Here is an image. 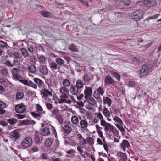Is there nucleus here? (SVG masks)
Returning a JSON list of instances; mask_svg holds the SVG:
<instances>
[{"label": "nucleus", "mask_w": 161, "mask_h": 161, "mask_svg": "<svg viewBox=\"0 0 161 161\" xmlns=\"http://www.w3.org/2000/svg\"><path fill=\"white\" fill-rule=\"evenodd\" d=\"M149 71V69L147 65H142L138 72L140 78H142L147 75Z\"/></svg>", "instance_id": "nucleus-1"}, {"label": "nucleus", "mask_w": 161, "mask_h": 161, "mask_svg": "<svg viewBox=\"0 0 161 161\" xmlns=\"http://www.w3.org/2000/svg\"><path fill=\"white\" fill-rule=\"evenodd\" d=\"M32 142V139L28 136L22 140L21 145L23 149H25L31 146Z\"/></svg>", "instance_id": "nucleus-2"}, {"label": "nucleus", "mask_w": 161, "mask_h": 161, "mask_svg": "<svg viewBox=\"0 0 161 161\" xmlns=\"http://www.w3.org/2000/svg\"><path fill=\"white\" fill-rule=\"evenodd\" d=\"M143 13L141 10H138L133 12L131 15L132 19L136 21L140 20L143 17Z\"/></svg>", "instance_id": "nucleus-3"}, {"label": "nucleus", "mask_w": 161, "mask_h": 161, "mask_svg": "<svg viewBox=\"0 0 161 161\" xmlns=\"http://www.w3.org/2000/svg\"><path fill=\"white\" fill-rule=\"evenodd\" d=\"M11 73L13 79L16 80H19L21 79V76L19 74V70L17 68H13L11 70Z\"/></svg>", "instance_id": "nucleus-4"}, {"label": "nucleus", "mask_w": 161, "mask_h": 161, "mask_svg": "<svg viewBox=\"0 0 161 161\" xmlns=\"http://www.w3.org/2000/svg\"><path fill=\"white\" fill-rule=\"evenodd\" d=\"M14 108L16 112L19 113H22L26 110L25 106L21 104L16 105Z\"/></svg>", "instance_id": "nucleus-5"}, {"label": "nucleus", "mask_w": 161, "mask_h": 161, "mask_svg": "<svg viewBox=\"0 0 161 161\" xmlns=\"http://www.w3.org/2000/svg\"><path fill=\"white\" fill-rule=\"evenodd\" d=\"M60 92L61 94V95L60 96L61 98H68L69 91L67 88L64 87H62L60 89Z\"/></svg>", "instance_id": "nucleus-6"}, {"label": "nucleus", "mask_w": 161, "mask_h": 161, "mask_svg": "<svg viewBox=\"0 0 161 161\" xmlns=\"http://www.w3.org/2000/svg\"><path fill=\"white\" fill-rule=\"evenodd\" d=\"M20 135L17 130H15L11 133L10 138L13 141H16L19 138Z\"/></svg>", "instance_id": "nucleus-7"}, {"label": "nucleus", "mask_w": 161, "mask_h": 161, "mask_svg": "<svg viewBox=\"0 0 161 161\" xmlns=\"http://www.w3.org/2000/svg\"><path fill=\"white\" fill-rule=\"evenodd\" d=\"M41 94L42 95V97L46 99L49 96H52V93L46 88H44L42 90Z\"/></svg>", "instance_id": "nucleus-8"}, {"label": "nucleus", "mask_w": 161, "mask_h": 161, "mask_svg": "<svg viewBox=\"0 0 161 161\" xmlns=\"http://www.w3.org/2000/svg\"><path fill=\"white\" fill-rule=\"evenodd\" d=\"M93 75L90 73H86L85 74L83 79L84 82L89 83L91 80H93Z\"/></svg>", "instance_id": "nucleus-9"}, {"label": "nucleus", "mask_w": 161, "mask_h": 161, "mask_svg": "<svg viewBox=\"0 0 161 161\" xmlns=\"http://www.w3.org/2000/svg\"><path fill=\"white\" fill-rule=\"evenodd\" d=\"M40 72L44 75L48 73V69L46 66L41 65L38 68Z\"/></svg>", "instance_id": "nucleus-10"}, {"label": "nucleus", "mask_w": 161, "mask_h": 161, "mask_svg": "<svg viewBox=\"0 0 161 161\" xmlns=\"http://www.w3.org/2000/svg\"><path fill=\"white\" fill-rule=\"evenodd\" d=\"M105 85H109L113 84L114 82H116L109 75L106 76L104 80Z\"/></svg>", "instance_id": "nucleus-11"}, {"label": "nucleus", "mask_w": 161, "mask_h": 161, "mask_svg": "<svg viewBox=\"0 0 161 161\" xmlns=\"http://www.w3.org/2000/svg\"><path fill=\"white\" fill-rule=\"evenodd\" d=\"M121 147L123 149L124 151H125L126 147L128 148L130 147V144L128 141L126 140H124L120 144Z\"/></svg>", "instance_id": "nucleus-12"}, {"label": "nucleus", "mask_w": 161, "mask_h": 161, "mask_svg": "<svg viewBox=\"0 0 161 161\" xmlns=\"http://www.w3.org/2000/svg\"><path fill=\"white\" fill-rule=\"evenodd\" d=\"M69 91L73 95H76L79 92V89L75 85H72L70 87Z\"/></svg>", "instance_id": "nucleus-13"}, {"label": "nucleus", "mask_w": 161, "mask_h": 161, "mask_svg": "<svg viewBox=\"0 0 161 161\" xmlns=\"http://www.w3.org/2000/svg\"><path fill=\"white\" fill-rule=\"evenodd\" d=\"M92 92V89L90 87H87L85 90V98H86L87 97H90L91 95Z\"/></svg>", "instance_id": "nucleus-14"}, {"label": "nucleus", "mask_w": 161, "mask_h": 161, "mask_svg": "<svg viewBox=\"0 0 161 161\" xmlns=\"http://www.w3.org/2000/svg\"><path fill=\"white\" fill-rule=\"evenodd\" d=\"M22 55L24 58H27L30 57V58H31L32 56H30L27 50L25 48L21 49L20 50Z\"/></svg>", "instance_id": "nucleus-15"}, {"label": "nucleus", "mask_w": 161, "mask_h": 161, "mask_svg": "<svg viewBox=\"0 0 161 161\" xmlns=\"http://www.w3.org/2000/svg\"><path fill=\"white\" fill-rule=\"evenodd\" d=\"M0 47L2 49H9L10 48V47L4 41H0Z\"/></svg>", "instance_id": "nucleus-16"}, {"label": "nucleus", "mask_w": 161, "mask_h": 161, "mask_svg": "<svg viewBox=\"0 0 161 161\" xmlns=\"http://www.w3.org/2000/svg\"><path fill=\"white\" fill-rule=\"evenodd\" d=\"M50 134V131L49 128L46 127L43 128L41 131V134L43 136L48 135Z\"/></svg>", "instance_id": "nucleus-17"}, {"label": "nucleus", "mask_w": 161, "mask_h": 161, "mask_svg": "<svg viewBox=\"0 0 161 161\" xmlns=\"http://www.w3.org/2000/svg\"><path fill=\"white\" fill-rule=\"evenodd\" d=\"M80 125L81 130L86 129L87 127L88 123L85 120H82L80 122Z\"/></svg>", "instance_id": "nucleus-18"}, {"label": "nucleus", "mask_w": 161, "mask_h": 161, "mask_svg": "<svg viewBox=\"0 0 161 161\" xmlns=\"http://www.w3.org/2000/svg\"><path fill=\"white\" fill-rule=\"evenodd\" d=\"M87 102L89 104L94 105L96 103V101L92 97L90 96L87 97L86 98Z\"/></svg>", "instance_id": "nucleus-19"}, {"label": "nucleus", "mask_w": 161, "mask_h": 161, "mask_svg": "<svg viewBox=\"0 0 161 161\" xmlns=\"http://www.w3.org/2000/svg\"><path fill=\"white\" fill-rule=\"evenodd\" d=\"M103 102L104 104H107L109 106H111L112 101L108 97H103Z\"/></svg>", "instance_id": "nucleus-20"}, {"label": "nucleus", "mask_w": 161, "mask_h": 161, "mask_svg": "<svg viewBox=\"0 0 161 161\" xmlns=\"http://www.w3.org/2000/svg\"><path fill=\"white\" fill-rule=\"evenodd\" d=\"M28 70L31 73H35L36 71V68L34 65H31L27 67Z\"/></svg>", "instance_id": "nucleus-21"}, {"label": "nucleus", "mask_w": 161, "mask_h": 161, "mask_svg": "<svg viewBox=\"0 0 161 161\" xmlns=\"http://www.w3.org/2000/svg\"><path fill=\"white\" fill-rule=\"evenodd\" d=\"M69 50L73 52H77L79 51V49L77 46L74 44H72L69 48Z\"/></svg>", "instance_id": "nucleus-22"}, {"label": "nucleus", "mask_w": 161, "mask_h": 161, "mask_svg": "<svg viewBox=\"0 0 161 161\" xmlns=\"http://www.w3.org/2000/svg\"><path fill=\"white\" fill-rule=\"evenodd\" d=\"M33 80L38 86H40L42 85L43 83V81L41 79L38 78H34L33 79Z\"/></svg>", "instance_id": "nucleus-23"}, {"label": "nucleus", "mask_w": 161, "mask_h": 161, "mask_svg": "<svg viewBox=\"0 0 161 161\" xmlns=\"http://www.w3.org/2000/svg\"><path fill=\"white\" fill-rule=\"evenodd\" d=\"M62 84L64 87H68L70 85V82L69 80L67 79H64L63 81Z\"/></svg>", "instance_id": "nucleus-24"}, {"label": "nucleus", "mask_w": 161, "mask_h": 161, "mask_svg": "<svg viewBox=\"0 0 161 161\" xmlns=\"http://www.w3.org/2000/svg\"><path fill=\"white\" fill-rule=\"evenodd\" d=\"M38 59L39 62L41 63H44L46 60V57L43 55L38 56Z\"/></svg>", "instance_id": "nucleus-25"}, {"label": "nucleus", "mask_w": 161, "mask_h": 161, "mask_svg": "<svg viewBox=\"0 0 161 161\" xmlns=\"http://www.w3.org/2000/svg\"><path fill=\"white\" fill-rule=\"evenodd\" d=\"M64 131L67 133H70L72 130V129L71 127L68 125L64 126L63 128Z\"/></svg>", "instance_id": "nucleus-26"}, {"label": "nucleus", "mask_w": 161, "mask_h": 161, "mask_svg": "<svg viewBox=\"0 0 161 161\" xmlns=\"http://www.w3.org/2000/svg\"><path fill=\"white\" fill-rule=\"evenodd\" d=\"M147 4L150 7L154 6L157 4L155 0H148Z\"/></svg>", "instance_id": "nucleus-27"}, {"label": "nucleus", "mask_w": 161, "mask_h": 161, "mask_svg": "<svg viewBox=\"0 0 161 161\" xmlns=\"http://www.w3.org/2000/svg\"><path fill=\"white\" fill-rule=\"evenodd\" d=\"M55 61L60 66H62L64 63V61L63 59L59 58H57Z\"/></svg>", "instance_id": "nucleus-28"}, {"label": "nucleus", "mask_w": 161, "mask_h": 161, "mask_svg": "<svg viewBox=\"0 0 161 161\" xmlns=\"http://www.w3.org/2000/svg\"><path fill=\"white\" fill-rule=\"evenodd\" d=\"M75 86L79 89L82 88L83 87V84L81 80H79L76 81V85Z\"/></svg>", "instance_id": "nucleus-29"}, {"label": "nucleus", "mask_w": 161, "mask_h": 161, "mask_svg": "<svg viewBox=\"0 0 161 161\" xmlns=\"http://www.w3.org/2000/svg\"><path fill=\"white\" fill-rule=\"evenodd\" d=\"M50 68L52 69L56 70L57 69L58 65L55 62L52 61L50 64Z\"/></svg>", "instance_id": "nucleus-30"}, {"label": "nucleus", "mask_w": 161, "mask_h": 161, "mask_svg": "<svg viewBox=\"0 0 161 161\" xmlns=\"http://www.w3.org/2000/svg\"><path fill=\"white\" fill-rule=\"evenodd\" d=\"M103 114L106 117H109L110 115V112L106 108L103 109Z\"/></svg>", "instance_id": "nucleus-31"}, {"label": "nucleus", "mask_w": 161, "mask_h": 161, "mask_svg": "<svg viewBox=\"0 0 161 161\" xmlns=\"http://www.w3.org/2000/svg\"><path fill=\"white\" fill-rule=\"evenodd\" d=\"M1 73L3 75L7 76L9 75V73L7 69L3 68L1 71Z\"/></svg>", "instance_id": "nucleus-32"}, {"label": "nucleus", "mask_w": 161, "mask_h": 161, "mask_svg": "<svg viewBox=\"0 0 161 161\" xmlns=\"http://www.w3.org/2000/svg\"><path fill=\"white\" fill-rule=\"evenodd\" d=\"M24 97V94L22 92L18 93L16 96V99L17 100L22 99Z\"/></svg>", "instance_id": "nucleus-33"}, {"label": "nucleus", "mask_w": 161, "mask_h": 161, "mask_svg": "<svg viewBox=\"0 0 161 161\" xmlns=\"http://www.w3.org/2000/svg\"><path fill=\"white\" fill-rule=\"evenodd\" d=\"M97 92L99 95L103 96L104 92L103 88L101 87H99L97 90Z\"/></svg>", "instance_id": "nucleus-34"}, {"label": "nucleus", "mask_w": 161, "mask_h": 161, "mask_svg": "<svg viewBox=\"0 0 161 161\" xmlns=\"http://www.w3.org/2000/svg\"><path fill=\"white\" fill-rule=\"evenodd\" d=\"M53 140L50 138L47 139L45 142V144L46 146H50L52 144Z\"/></svg>", "instance_id": "nucleus-35"}, {"label": "nucleus", "mask_w": 161, "mask_h": 161, "mask_svg": "<svg viewBox=\"0 0 161 161\" xmlns=\"http://www.w3.org/2000/svg\"><path fill=\"white\" fill-rule=\"evenodd\" d=\"M31 115L35 118L37 119L38 120H39L41 116L38 113H35L34 112H31Z\"/></svg>", "instance_id": "nucleus-36"}, {"label": "nucleus", "mask_w": 161, "mask_h": 161, "mask_svg": "<svg viewBox=\"0 0 161 161\" xmlns=\"http://www.w3.org/2000/svg\"><path fill=\"white\" fill-rule=\"evenodd\" d=\"M41 15L44 17H48L51 16L50 13L49 12L43 11L41 13Z\"/></svg>", "instance_id": "nucleus-37"}, {"label": "nucleus", "mask_w": 161, "mask_h": 161, "mask_svg": "<svg viewBox=\"0 0 161 161\" xmlns=\"http://www.w3.org/2000/svg\"><path fill=\"white\" fill-rule=\"evenodd\" d=\"M28 86L33 88L34 89H36L37 88V86L36 84H35L31 80H29V82L28 84Z\"/></svg>", "instance_id": "nucleus-38"}, {"label": "nucleus", "mask_w": 161, "mask_h": 161, "mask_svg": "<svg viewBox=\"0 0 161 161\" xmlns=\"http://www.w3.org/2000/svg\"><path fill=\"white\" fill-rule=\"evenodd\" d=\"M71 121L72 123L74 124H77L78 121V119L76 116H73L72 117Z\"/></svg>", "instance_id": "nucleus-39"}, {"label": "nucleus", "mask_w": 161, "mask_h": 161, "mask_svg": "<svg viewBox=\"0 0 161 161\" xmlns=\"http://www.w3.org/2000/svg\"><path fill=\"white\" fill-rule=\"evenodd\" d=\"M114 120L115 122H117L120 125H122L123 123L121 119L117 116H115L114 118Z\"/></svg>", "instance_id": "nucleus-40"}, {"label": "nucleus", "mask_w": 161, "mask_h": 161, "mask_svg": "<svg viewBox=\"0 0 161 161\" xmlns=\"http://www.w3.org/2000/svg\"><path fill=\"white\" fill-rule=\"evenodd\" d=\"M113 126L111 124L108 123L106 125L104 126V130L105 131L109 130H110L112 127Z\"/></svg>", "instance_id": "nucleus-41"}, {"label": "nucleus", "mask_w": 161, "mask_h": 161, "mask_svg": "<svg viewBox=\"0 0 161 161\" xmlns=\"http://www.w3.org/2000/svg\"><path fill=\"white\" fill-rule=\"evenodd\" d=\"M57 119L59 121L60 124H62L63 122V119L62 115H58L56 116Z\"/></svg>", "instance_id": "nucleus-42"}, {"label": "nucleus", "mask_w": 161, "mask_h": 161, "mask_svg": "<svg viewBox=\"0 0 161 161\" xmlns=\"http://www.w3.org/2000/svg\"><path fill=\"white\" fill-rule=\"evenodd\" d=\"M17 122L16 119L13 118H10L8 120V122L11 125L15 124Z\"/></svg>", "instance_id": "nucleus-43"}, {"label": "nucleus", "mask_w": 161, "mask_h": 161, "mask_svg": "<svg viewBox=\"0 0 161 161\" xmlns=\"http://www.w3.org/2000/svg\"><path fill=\"white\" fill-rule=\"evenodd\" d=\"M35 142L36 143H38L39 142L40 139L39 137V135L38 133L35 135Z\"/></svg>", "instance_id": "nucleus-44"}, {"label": "nucleus", "mask_w": 161, "mask_h": 161, "mask_svg": "<svg viewBox=\"0 0 161 161\" xmlns=\"http://www.w3.org/2000/svg\"><path fill=\"white\" fill-rule=\"evenodd\" d=\"M14 56L17 58H21V55L19 53L16 52H14L13 53Z\"/></svg>", "instance_id": "nucleus-45"}, {"label": "nucleus", "mask_w": 161, "mask_h": 161, "mask_svg": "<svg viewBox=\"0 0 161 161\" xmlns=\"http://www.w3.org/2000/svg\"><path fill=\"white\" fill-rule=\"evenodd\" d=\"M29 80H20L19 81L21 82L23 84L28 86V84L29 82Z\"/></svg>", "instance_id": "nucleus-46"}, {"label": "nucleus", "mask_w": 161, "mask_h": 161, "mask_svg": "<svg viewBox=\"0 0 161 161\" xmlns=\"http://www.w3.org/2000/svg\"><path fill=\"white\" fill-rule=\"evenodd\" d=\"M87 142L90 144H92L94 143V139L92 137H89L87 139Z\"/></svg>", "instance_id": "nucleus-47"}, {"label": "nucleus", "mask_w": 161, "mask_h": 161, "mask_svg": "<svg viewBox=\"0 0 161 161\" xmlns=\"http://www.w3.org/2000/svg\"><path fill=\"white\" fill-rule=\"evenodd\" d=\"M39 150V148L38 147L36 146H33L31 148V150L33 152H38Z\"/></svg>", "instance_id": "nucleus-48"}, {"label": "nucleus", "mask_w": 161, "mask_h": 161, "mask_svg": "<svg viewBox=\"0 0 161 161\" xmlns=\"http://www.w3.org/2000/svg\"><path fill=\"white\" fill-rule=\"evenodd\" d=\"M116 126L121 132H125V130L122 126H120L118 124L116 125Z\"/></svg>", "instance_id": "nucleus-49"}, {"label": "nucleus", "mask_w": 161, "mask_h": 161, "mask_svg": "<svg viewBox=\"0 0 161 161\" xmlns=\"http://www.w3.org/2000/svg\"><path fill=\"white\" fill-rule=\"evenodd\" d=\"M135 82L133 81H129L128 84V86L129 87H133L135 86Z\"/></svg>", "instance_id": "nucleus-50"}, {"label": "nucleus", "mask_w": 161, "mask_h": 161, "mask_svg": "<svg viewBox=\"0 0 161 161\" xmlns=\"http://www.w3.org/2000/svg\"><path fill=\"white\" fill-rule=\"evenodd\" d=\"M113 75L118 80H120V75L116 72H114Z\"/></svg>", "instance_id": "nucleus-51"}, {"label": "nucleus", "mask_w": 161, "mask_h": 161, "mask_svg": "<svg viewBox=\"0 0 161 161\" xmlns=\"http://www.w3.org/2000/svg\"><path fill=\"white\" fill-rule=\"evenodd\" d=\"M5 64L6 66L8 67H12L13 66V64L9 60H7L5 63Z\"/></svg>", "instance_id": "nucleus-52"}, {"label": "nucleus", "mask_w": 161, "mask_h": 161, "mask_svg": "<svg viewBox=\"0 0 161 161\" xmlns=\"http://www.w3.org/2000/svg\"><path fill=\"white\" fill-rule=\"evenodd\" d=\"M37 111L39 112H40L42 111V108L39 104L36 105Z\"/></svg>", "instance_id": "nucleus-53"}, {"label": "nucleus", "mask_w": 161, "mask_h": 161, "mask_svg": "<svg viewBox=\"0 0 161 161\" xmlns=\"http://www.w3.org/2000/svg\"><path fill=\"white\" fill-rule=\"evenodd\" d=\"M7 53L8 55L11 56L14 53H13L12 49L10 47L9 49L7 50Z\"/></svg>", "instance_id": "nucleus-54"}, {"label": "nucleus", "mask_w": 161, "mask_h": 161, "mask_svg": "<svg viewBox=\"0 0 161 161\" xmlns=\"http://www.w3.org/2000/svg\"><path fill=\"white\" fill-rule=\"evenodd\" d=\"M125 155V154L121 152H119L117 154V156L118 157H121V158Z\"/></svg>", "instance_id": "nucleus-55"}, {"label": "nucleus", "mask_w": 161, "mask_h": 161, "mask_svg": "<svg viewBox=\"0 0 161 161\" xmlns=\"http://www.w3.org/2000/svg\"><path fill=\"white\" fill-rule=\"evenodd\" d=\"M125 155V154L121 152H119L117 154V156L118 157H121V158Z\"/></svg>", "instance_id": "nucleus-56"}, {"label": "nucleus", "mask_w": 161, "mask_h": 161, "mask_svg": "<svg viewBox=\"0 0 161 161\" xmlns=\"http://www.w3.org/2000/svg\"><path fill=\"white\" fill-rule=\"evenodd\" d=\"M124 4L126 6L129 5L131 4V1L129 0H126L123 1Z\"/></svg>", "instance_id": "nucleus-57"}, {"label": "nucleus", "mask_w": 161, "mask_h": 161, "mask_svg": "<svg viewBox=\"0 0 161 161\" xmlns=\"http://www.w3.org/2000/svg\"><path fill=\"white\" fill-rule=\"evenodd\" d=\"M6 107V104L3 102H0V108H4Z\"/></svg>", "instance_id": "nucleus-58"}, {"label": "nucleus", "mask_w": 161, "mask_h": 161, "mask_svg": "<svg viewBox=\"0 0 161 161\" xmlns=\"http://www.w3.org/2000/svg\"><path fill=\"white\" fill-rule=\"evenodd\" d=\"M77 104L80 107H83L84 105L83 102L81 101H78L76 102Z\"/></svg>", "instance_id": "nucleus-59"}, {"label": "nucleus", "mask_w": 161, "mask_h": 161, "mask_svg": "<svg viewBox=\"0 0 161 161\" xmlns=\"http://www.w3.org/2000/svg\"><path fill=\"white\" fill-rule=\"evenodd\" d=\"M64 98H62L59 99L58 100V103L61 104L63 103L66 102V101H67L66 98L63 99Z\"/></svg>", "instance_id": "nucleus-60"}, {"label": "nucleus", "mask_w": 161, "mask_h": 161, "mask_svg": "<svg viewBox=\"0 0 161 161\" xmlns=\"http://www.w3.org/2000/svg\"><path fill=\"white\" fill-rule=\"evenodd\" d=\"M133 61L137 63H139L141 62L140 60L138 58L135 57L133 58Z\"/></svg>", "instance_id": "nucleus-61"}, {"label": "nucleus", "mask_w": 161, "mask_h": 161, "mask_svg": "<svg viewBox=\"0 0 161 161\" xmlns=\"http://www.w3.org/2000/svg\"><path fill=\"white\" fill-rule=\"evenodd\" d=\"M59 110L58 109H54L52 112V113L53 114V116H54V115L57 114L59 112Z\"/></svg>", "instance_id": "nucleus-62"}, {"label": "nucleus", "mask_w": 161, "mask_h": 161, "mask_svg": "<svg viewBox=\"0 0 161 161\" xmlns=\"http://www.w3.org/2000/svg\"><path fill=\"white\" fill-rule=\"evenodd\" d=\"M108 123L104 120L102 119L101 120V125L103 126H105Z\"/></svg>", "instance_id": "nucleus-63"}, {"label": "nucleus", "mask_w": 161, "mask_h": 161, "mask_svg": "<svg viewBox=\"0 0 161 161\" xmlns=\"http://www.w3.org/2000/svg\"><path fill=\"white\" fill-rule=\"evenodd\" d=\"M47 108L49 109H51L53 108V106L52 104L49 103H46Z\"/></svg>", "instance_id": "nucleus-64"}]
</instances>
